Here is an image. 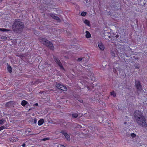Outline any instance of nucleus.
<instances>
[{
	"label": "nucleus",
	"instance_id": "f257e3e1",
	"mask_svg": "<svg viewBox=\"0 0 147 147\" xmlns=\"http://www.w3.org/2000/svg\"><path fill=\"white\" fill-rule=\"evenodd\" d=\"M134 115L136 122L139 125L144 127H147L145 119L141 112L138 110L136 111Z\"/></svg>",
	"mask_w": 147,
	"mask_h": 147
},
{
	"label": "nucleus",
	"instance_id": "f03ea898",
	"mask_svg": "<svg viewBox=\"0 0 147 147\" xmlns=\"http://www.w3.org/2000/svg\"><path fill=\"white\" fill-rule=\"evenodd\" d=\"M23 23L19 20H17L14 22L12 26V28L14 31H17L22 30L23 28Z\"/></svg>",
	"mask_w": 147,
	"mask_h": 147
},
{
	"label": "nucleus",
	"instance_id": "7ed1b4c3",
	"mask_svg": "<svg viewBox=\"0 0 147 147\" xmlns=\"http://www.w3.org/2000/svg\"><path fill=\"white\" fill-rule=\"evenodd\" d=\"M39 40L41 42L48 47L51 49L52 50L54 49V47L53 45L46 39L42 38H39Z\"/></svg>",
	"mask_w": 147,
	"mask_h": 147
},
{
	"label": "nucleus",
	"instance_id": "20e7f679",
	"mask_svg": "<svg viewBox=\"0 0 147 147\" xmlns=\"http://www.w3.org/2000/svg\"><path fill=\"white\" fill-rule=\"evenodd\" d=\"M56 86L58 89H60L63 91H66L67 90L66 86L61 84H58L56 85Z\"/></svg>",
	"mask_w": 147,
	"mask_h": 147
},
{
	"label": "nucleus",
	"instance_id": "39448f33",
	"mask_svg": "<svg viewBox=\"0 0 147 147\" xmlns=\"http://www.w3.org/2000/svg\"><path fill=\"white\" fill-rule=\"evenodd\" d=\"M54 59L55 60V62H56L57 64H58V65L60 67V68L61 69H62L63 70L64 69V68L63 67L62 64L60 62V61L57 58H56V57H54Z\"/></svg>",
	"mask_w": 147,
	"mask_h": 147
},
{
	"label": "nucleus",
	"instance_id": "423d86ee",
	"mask_svg": "<svg viewBox=\"0 0 147 147\" xmlns=\"http://www.w3.org/2000/svg\"><path fill=\"white\" fill-rule=\"evenodd\" d=\"M135 85L138 90H142V86L140 85V83L139 81H136L135 82Z\"/></svg>",
	"mask_w": 147,
	"mask_h": 147
},
{
	"label": "nucleus",
	"instance_id": "0eeeda50",
	"mask_svg": "<svg viewBox=\"0 0 147 147\" xmlns=\"http://www.w3.org/2000/svg\"><path fill=\"white\" fill-rule=\"evenodd\" d=\"M61 133L63 135L67 140L69 141L70 140L69 136L67 133L64 131H62Z\"/></svg>",
	"mask_w": 147,
	"mask_h": 147
},
{
	"label": "nucleus",
	"instance_id": "6e6552de",
	"mask_svg": "<svg viewBox=\"0 0 147 147\" xmlns=\"http://www.w3.org/2000/svg\"><path fill=\"white\" fill-rule=\"evenodd\" d=\"M98 47L102 51L104 50L105 48L104 45L101 42L98 43Z\"/></svg>",
	"mask_w": 147,
	"mask_h": 147
},
{
	"label": "nucleus",
	"instance_id": "1a4fd4ad",
	"mask_svg": "<svg viewBox=\"0 0 147 147\" xmlns=\"http://www.w3.org/2000/svg\"><path fill=\"white\" fill-rule=\"evenodd\" d=\"M51 16L54 19L56 20L59 21H60V19L55 14H50Z\"/></svg>",
	"mask_w": 147,
	"mask_h": 147
},
{
	"label": "nucleus",
	"instance_id": "9d476101",
	"mask_svg": "<svg viewBox=\"0 0 147 147\" xmlns=\"http://www.w3.org/2000/svg\"><path fill=\"white\" fill-rule=\"evenodd\" d=\"M44 122V120L43 119H41L39 120L38 121V124L39 125H42Z\"/></svg>",
	"mask_w": 147,
	"mask_h": 147
},
{
	"label": "nucleus",
	"instance_id": "9b49d317",
	"mask_svg": "<svg viewBox=\"0 0 147 147\" xmlns=\"http://www.w3.org/2000/svg\"><path fill=\"white\" fill-rule=\"evenodd\" d=\"M86 38H89L91 37V34L90 32L88 31H86Z\"/></svg>",
	"mask_w": 147,
	"mask_h": 147
},
{
	"label": "nucleus",
	"instance_id": "f8f14e48",
	"mask_svg": "<svg viewBox=\"0 0 147 147\" xmlns=\"http://www.w3.org/2000/svg\"><path fill=\"white\" fill-rule=\"evenodd\" d=\"M28 103V102L25 100H23L21 102V104L23 106H24L25 105H26Z\"/></svg>",
	"mask_w": 147,
	"mask_h": 147
},
{
	"label": "nucleus",
	"instance_id": "ddd939ff",
	"mask_svg": "<svg viewBox=\"0 0 147 147\" xmlns=\"http://www.w3.org/2000/svg\"><path fill=\"white\" fill-rule=\"evenodd\" d=\"M84 23L87 26H90V21L89 20H85L84 21Z\"/></svg>",
	"mask_w": 147,
	"mask_h": 147
},
{
	"label": "nucleus",
	"instance_id": "4468645a",
	"mask_svg": "<svg viewBox=\"0 0 147 147\" xmlns=\"http://www.w3.org/2000/svg\"><path fill=\"white\" fill-rule=\"evenodd\" d=\"M12 102H9L7 103L5 105V106L7 107H10L12 105Z\"/></svg>",
	"mask_w": 147,
	"mask_h": 147
},
{
	"label": "nucleus",
	"instance_id": "2eb2a0df",
	"mask_svg": "<svg viewBox=\"0 0 147 147\" xmlns=\"http://www.w3.org/2000/svg\"><path fill=\"white\" fill-rule=\"evenodd\" d=\"M12 140H11L12 142H16L18 140V139L14 137L12 138Z\"/></svg>",
	"mask_w": 147,
	"mask_h": 147
},
{
	"label": "nucleus",
	"instance_id": "dca6fc26",
	"mask_svg": "<svg viewBox=\"0 0 147 147\" xmlns=\"http://www.w3.org/2000/svg\"><path fill=\"white\" fill-rule=\"evenodd\" d=\"M0 31H1L3 32L8 31H9L10 30L8 29H7L5 28H0Z\"/></svg>",
	"mask_w": 147,
	"mask_h": 147
},
{
	"label": "nucleus",
	"instance_id": "f3484780",
	"mask_svg": "<svg viewBox=\"0 0 147 147\" xmlns=\"http://www.w3.org/2000/svg\"><path fill=\"white\" fill-rule=\"evenodd\" d=\"M130 136L132 138H134L136 137V135L134 133H131L130 134Z\"/></svg>",
	"mask_w": 147,
	"mask_h": 147
},
{
	"label": "nucleus",
	"instance_id": "a211bd4d",
	"mask_svg": "<svg viewBox=\"0 0 147 147\" xmlns=\"http://www.w3.org/2000/svg\"><path fill=\"white\" fill-rule=\"evenodd\" d=\"M7 69L9 71V72L11 73L12 71V68L10 66H9L7 67Z\"/></svg>",
	"mask_w": 147,
	"mask_h": 147
},
{
	"label": "nucleus",
	"instance_id": "6ab92c4d",
	"mask_svg": "<svg viewBox=\"0 0 147 147\" xmlns=\"http://www.w3.org/2000/svg\"><path fill=\"white\" fill-rule=\"evenodd\" d=\"M86 12L83 11L81 13V15L82 16H85L86 14Z\"/></svg>",
	"mask_w": 147,
	"mask_h": 147
},
{
	"label": "nucleus",
	"instance_id": "aec40b11",
	"mask_svg": "<svg viewBox=\"0 0 147 147\" xmlns=\"http://www.w3.org/2000/svg\"><path fill=\"white\" fill-rule=\"evenodd\" d=\"M111 95L113 96L114 97H115L116 96V93L114 91H112L111 92Z\"/></svg>",
	"mask_w": 147,
	"mask_h": 147
},
{
	"label": "nucleus",
	"instance_id": "412c9836",
	"mask_svg": "<svg viewBox=\"0 0 147 147\" xmlns=\"http://www.w3.org/2000/svg\"><path fill=\"white\" fill-rule=\"evenodd\" d=\"M78 116V115L76 113H74L72 115V117L74 118H76Z\"/></svg>",
	"mask_w": 147,
	"mask_h": 147
},
{
	"label": "nucleus",
	"instance_id": "4be33fe9",
	"mask_svg": "<svg viewBox=\"0 0 147 147\" xmlns=\"http://www.w3.org/2000/svg\"><path fill=\"white\" fill-rule=\"evenodd\" d=\"M5 127L4 126H2L1 127H0V131L5 129Z\"/></svg>",
	"mask_w": 147,
	"mask_h": 147
},
{
	"label": "nucleus",
	"instance_id": "5701e85b",
	"mask_svg": "<svg viewBox=\"0 0 147 147\" xmlns=\"http://www.w3.org/2000/svg\"><path fill=\"white\" fill-rule=\"evenodd\" d=\"M49 138H43V139H42V140L45 141L49 140Z\"/></svg>",
	"mask_w": 147,
	"mask_h": 147
},
{
	"label": "nucleus",
	"instance_id": "b1692460",
	"mask_svg": "<svg viewBox=\"0 0 147 147\" xmlns=\"http://www.w3.org/2000/svg\"><path fill=\"white\" fill-rule=\"evenodd\" d=\"M4 120L3 119H2L0 120V124L2 125L4 123Z\"/></svg>",
	"mask_w": 147,
	"mask_h": 147
},
{
	"label": "nucleus",
	"instance_id": "393cba45",
	"mask_svg": "<svg viewBox=\"0 0 147 147\" xmlns=\"http://www.w3.org/2000/svg\"><path fill=\"white\" fill-rule=\"evenodd\" d=\"M82 58H79L78 59V61H80L82 60Z\"/></svg>",
	"mask_w": 147,
	"mask_h": 147
},
{
	"label": "nucleus",
	"instance_id": "a878e982",
	"mask_svg": "<svg viewBox=\"0 0 147 147\" xmlns=\"http://www.w3.org/2000/svg\"><path fill=\"white\" fill-rule=\"evenodd\" d=\"M37 119H34V123H36L37 122Z\"/></svg>",
	"mask_w": 147,
	"mask_h": 147
},
{
	"label": "nucleus",
	"instance_id": "bb28decb",
	"mask_svg": "<svg viewBox=\"0 0 147 147\" xmlns=\"http://www.w3.org/2000/svg\"><path fill=\"white\" fill-rule=\"evenodd\" d=\"M25 145H26V144H25V143H24L22 144V146L23 147H25Z\"/></svg>",
	"mask_w": 147,
	"mask_h": 147
},
{
	"label": "nucleus",
	"instance_id": "cd10ccee",
	"mask_svg": "<svg viewBox=\"0 0 147 147\" xmlns=\"http://www.w3.org/2000/svg\"><path fill=\"white\" fill-rule=\"evenodd\" d=\"M34 105L36 106H38V105L37 103H36L34 104Z\"/></svg>",
	"mask_w": 147,
	"mask_h": 147
},
{
	"label": "nucleus",
	"instance_id": "c85d7f7f",
	"mask_svg": "<svg viewBox=\"0 0 147 147\" xmlns=\"http://www.w3.org/2000/svg\"><path fill=\"white\" fill-rule=\"evenodd\" d=\"M60 147H65L63 145H61L60 146Z\"/></svg>",
	"mask_w": 147,
	"mask_h": 147
},
{
	"label": "nucleus",
	"instance_id": "c756f323",
	"mask_svg": "<svg viewBox=\"0 0 147 147\" xmlns=\"http://www.w3.org/2000/svg\"><path fill=\"white\" fill-rule=\"evenodd\" d=\"M127 136L128 137H129V135H128V134H127Z\"/></svg>",
	"mask_w": 147,
	"mask_h": 147
},
{
	"label": "nucleus",
	"instance_id": "7c9ffc66",
	"mask_svg": "<svg viewBox=\"0 0 147 147\" xmlns=\"http://www.w3.org/2000/svg\"><path fill=\"white\" fill-rule=\"evenodd\" d=\"M2 0H1V1H2Z\"/></svg>",
	"mask_w": 147,
	"mask_h": 147
}]
</instances>
